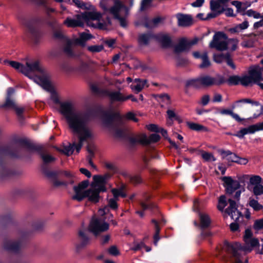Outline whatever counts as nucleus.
<instances>
[{
	"label": "nucleus",
	"mask_w": 263,
	"mask_h": 263,
	"mask_svg": "<svg viewBox=\"0 0 263 263\" xmlns=\"http://www.w3.org/2000/svg\"><path fill=\"white\" fill-rule=\"evenodd\" d=\"M178 24L179 26L185 27L193 24V20L191 15L183 14H178L176 15Z\"/></svg>",
	"instance_id": "16"
},
{
	"label": "nucleus",
	"mask_w": 263,
	"mask_h": 263,
	"mask_svg": "<svg viewBox=\"0 0 263 263\" xmlns=\"http://www.w3.org/2000/svg\"><path fill=\"white\" fill-rule=\"evenodd\" d=\"M226 59V55L220 54V55H215L214 57V60L216 63H221L223 60Z\"/></svg>",
	"instance_id": "60"
},
{
	"label": "nucleus",
	"mask_w": 263,
	"mask_h": 263,
	"mask_svg": "<svg viewBox=\"0 0 263 263\" xmlns=\"http://www.w3.org/2000/svg\"><path fill=\"white\" fill-rule=\"evenodd\" d=\"M246 14L250 17H253L255 18H259L261 17V15L260 13L252 9L248 10L246 12Z\"/></svg>",
	"instance_id": "53"
},
{
	"label": "nucleus",
	"mask_w": 263,
	"mask_h": 263,
	"mask_svg": "<svg viewBox=\"0 0 263 263\" xmlns=\"http://www.w3.org/2000/svg\"><path fill=\"white\" fill-rule=\"evenodd\" d=\"M111 192L114 195V197L108 200V205L112 209H116L118 208L117 201L118 197H119L120 192L117 189H112Z\"/></svg>",
	"instance_id": "21"
},
{
	"label": "nucleus",
	"mask_w": 263,
	"mask_h": 263,
	"mask_svg": "<svg viewBox=\"0 0 263 263\" xmlns=\"http://www.w3.org/2000/svg\"><path fill=\"white\" fill-rule=\"evenodd\" d=\"M223 181H224V186L228 194H232L240 186L238 181L233 180L231 177H224L223 178Z\"/></svg>",
	"instance_id": "13"
},
{
	"label": "nucleus",
	"mask_w": 263,
	"mask_h": 263,
	"mask_svg": "<svg viewBox=\"0 0 263 263\" xmlns=\"http://www.w3.org/2000/svg\"><path fill=\"white\" fill-rule=\"evenodd\" d=\"M238 40L236 39H228L227 49L229 48L232 51L235 50L237 48Z\"/></svg>",
	"instance_id": "40"
},
{
	"label": "nucleus",
	"mask_w": 263,
	"mask_h": 263,
	"mask_svg": "<svg viewBox=\"0 0 263 263\" xmlns=\"http://www.w3.org/2000/svg\"><path fill=\"white\" fill-rule=\"evenodd\" d=\"M41 156L44 163H49L55 160L53 157L47 154L42 153Z\"/></svg>",
	"instance_id": "48"
},
{
	"label": "nucleus",
	"mask_w": 263,
	"mask_h": 263,
	"mask_svg": "<svg viewBox=\"0 0 263 263\" xmlns=\"http://www.w3.org/2000/svg\"><path fill=\"white\" fill-rule=\"evenodd\" d=\"M4 63L32 80L43 89L47 91L51 90L49 75L38 61L26 60L24 63H20L16 61L5 60Z\"/></svg>",
	"instance_id": "2"
},
{
	"label": "nucleus",
	"mask_w": 263,
	"mask_h": 263,
	"mask_svg": "<svg viewBox=\"0 0 263 263\" xmlns=\"http://www.w3.org/2000/svg\"><path fill=\"white\" fill-rule=\"evenodd\" d=\"M199 218L200 221V227L202 229L208 228L211 223L209 216L204 213H200Z\"/></svg>",
	"instance_id": "29"
},
{
	"label": "nucleus",
	"mask_w": 263,
	"mask_h": 263,
	"mask_svg": "<svg viewBox=\"0 0 263 263\" xmlns=\"http://www.w3.org/2000/svg\"><path fill=\"white\" fill-rule=\"evenodd\" d=\"M254 35L253 37H250L248 39H243V42H241V45L245 48H252L254 47L255 42V36Z\"/></svg>",
	"instance_id": "35"
},
{
	"label": "nucleus",
	"mask_w": 263,
	"mask_h": 263,
	"mask_svg": "<svg viewBox=\"0 0 263 263\" xmlns=\"http://www.w3.org/2000/svg\"><path fill=\"white\" fill-rule=\"evenodd\" d=\"M109 229V224L104 220L93 217L89 225V230L94 235H97Z\"/></svg>",
	"instance_id": "9"
},
{
	"label": "nucleus",
	"mask_w": 263,
	"mask_h": 263,
	"mask_svg": "<svg viewBox=\"0 0 263 263\" xmlns=\"http://www.w3.org/2000/svg\"><path fill=\"white\" fill-rule=\"evenodd\" d=\"M72 2L79 8L83 9L92 10V6L88 4L84 3L80 0H72Z\"/></svg>",
	"instance_id": "41"
},
{
	"label": "nucleus",
	"mask_w": 263,
	"mask_h": 263,
	"mask_svg": "<svg viewBox=\"0 0 263 263\" xmlns=\"http://www.w3.org/2000/svg\"><path fill=\"white\" fill-rule=\"evenodd\" d=\"M147 129L149 130L152 131V132H160V129L157 126V125L155 124H149L147 126Z\"/></svg>",
	"instance_id": "64"
},
{
	"label": "nucleus",
	"mask_w": 263,
	"mask_h": 263,
	"mask_svg": "<svg viewBox=\"0 0 263 263\" xmlns=\"http://www.w3.org/2000/svg\"><path fill=\"white\" fill-rule=\"evenodd\" d=\"M87 49L90 52H98L103 49V46L102 45H93L88 46Z\"/></svg>",
	"instance_id": "52"
},
{
	"label": "nucleus",
	"mask_w": 263,
	"mask_h": 263,
	"mask_svg": "<svg viewBox=\"0 0 263 263\" xmlns=\"http://www.w3.org/2000/svg\"><path fill=\"white\" fill-rule=\"evenodd\" d=\"M152 0H142L141 4L140 10H144L147 8L151 5Z\"/></svg>",
	"instance_id": "55"
},
{
	"label": "nucleus",
	"mask_w": 263,
	"mask_h": 263,
	"mask_svg": "<svg viewBox=\"0 0 263 263\" xmlns=\"http://www.w3.org/2000/svg\"><path fill=\"white\" fill-rule=\"evenodd\" d=\"M160 139V137L157 134H152L148 137V144L150 143H154L158 141Z\"/></svg>",
	"instance_id": "51"
},
{
	"label": "nucleus",
	"mask_w": 263,
	"mask_h": 263,
	"mask_svg": "<svg viewBox=\"0 0 263 263\" xmlns=\"http://www.w3.org/2000/svg\"><path fill=\"white\" fill-rule=\"evenodd\" d=\"M105 165L106 167L108 170L113 172H115L116 171L117 167L114 163L111 162H107Z\"/></svg>",
	"instance_id": "62"
},
{
	"label": "nucleus",
	"mask_w": 263,
	"mask_h": 263,
	"mask_svg": "<svg viewBox=\"0 0 263 263\" xmlns=\"http://www.w3.org/2000/svg\"><path fill=\"white\" fill-rule=\"evenodd\" d=\"M153 37V36L151 33L140 34L138 37V42L141 45H146Z\"/></svg>",
	"instance_id": "28"
},
{
	"label": "nucleus",
	"mask_w": 263,
	"mask_h": 263,
	"mask_svg": "<svg viewBox=\"0 0 263 263\" xmlns=\"http://www.w3.org/2000/svg\"><path fill=\"white\" fill-rule=\"evenodd\" d=\"M227 204L226 196L224 195L221 196L219 199L218 204L217 208L219 210L223 211L224 208Z\"/></svg>",
	"instance_id": "44"
},
{
	"label": "nucleus",
	"mask_w": 263,
	"mask_h": 263,
	"mask_svg": "<svg viewBox=\"0 0 263 263\" xmlns=\"http://www.w3.org/2000/svg\"><path fill=\"white\" fill-rule=\"evenodd\" d=\"M220 14L215 11H212L207 14L206 17L205 18V20H209L212 18H215Z\"/></svg>",
	"instance_id": "63"
},
{
	"label": "nucleus",
	"mask_w": 263,
	"mask_h": 263,
	"mask_svg": "<svg viewBox=\"0 0 263 263\" xmlns=\"http://www.w3.org/2000/svg\"><path fill=\"white\" fill-rule=\"evenodd\" d=\"M146 84L147 81L146 80L136 79L133 81L130 87L133 91L137 93L144 88Z\"/></svg>",
	"instance_id": "17"
},
{
	"label": "nucleus",
	"mask_w": 263,
	"mask_h": 263,
	"mask_svg": "<svg viewBox=\"0 0 263 263\" xmlns=\"http://www.w3.org/2000/svg\"><path fill=\"white\" fill-rule=\"evenodd\" d=\"M228 37L226 34L221 32L216 33L210 42V48H215L218 50L222 51L227 49Z\"/></svg>",
	"instance_id": "10"
},
{
	"label": "nucleus",
	"mask_w": 263,
	"mask_h": 263,
	"mask_svg": "<svg viewBox=\"0 0 263 263\" xmlns=\"http://www.w3.org/2000/svg\"><path fill=\"white\" fill-rule=\"evenodd\" d=\"M210 9L212 11H215L221 14L224 11V8L222 6L221 4L217 0H211L210 2Z\"/></svg>",
	"instance_id": "22"
},
{
	"label": "nucleus",
	"mask_w": 263,
	"mask_h": 263,
	"mask_svg": "<svg viewBox=\"0 0 263 263\" xmlns=\"http://www.w3.org/2000/svg\"><path fill=\"white\" fill-rule=\"evenodd\" d=\"M201 59L202 60V63L200 65V68H206L210 65V62L209 60L206 52H202Z\"/></svg>",
	"instance_id": "42"
},
{
	"label": "nucleus",
	"mask_w": 263,
	"mask_h": 263,
	"mask_svg": "<svg viewBox=\"0 0 263 263\" xmlns=\"http://www.w3.org/2000/svg\"><path fill=\"white\" fill-rule=\"evenodd\" d=\"M261 81H263V67L259 66L250 67L248 74L241 77V84L244 86H252Z\"/></svg>",
	"instance_id": "8"
},
{
	"label": "nucleus",
	"mask_w": 263,
	"mask_h": 263,
	"mask_svg": "<svg viewBox=\"0 0 263 263\" xmlns=\"http://www.w3.org/2000/svg\"><path fill=\"white\" fill-rule=\"evenodd\" d=\"M90 66V62H82L79 67V70L82 72H85L89 70Z\"/></svg>",
	"instance_id": "49"
},
{
	"label": "nucleus",
	"mask_w": 263,
	"mask_h": 263,
	"mask_svg": "<svg viewBox=\"0 0 263 263\" xmlns=\"http://www.w3.org/2000/svg\"><path fill=\"white\" fill-rule=\"evenodd\" d=\"M13 109L15 110L17 116L21 117L24 112L25 108L22 106H18L16 105Z\"/></svg>",
	"instance_id": "61"
},
{
	"label": "nucleus",
	"mask_w": 263,
	"mask_h": 263,
	"mask_svg": "<svg viewBox=\"0 0 263 263\" xmlns=\"http://www.w3.org/2000/svg\"><path fill=\"white\" fill-rule=\"evenodd\" d=\"M230 206L226 210V212L231 216L232 219L238 221L239 219L242 218V215L236 208V202L232 199L229 200Z\"/></svg>",
	"instance_id": "12"
},
{
	"label": "nucleus",
	"mask_w": 263,
	"mask_h": 263,
	"mask_svg": "<svg viewBox=\"0 0 263 263\" xmlns=\"http://www.w3.org/2000/svg\"><path fill=\"white\" fill-rule=\"evenodd\" d=\"M59 150L67 156L71 155L73 152V146L70 144L64 146L62 149Z\"/></svg>",
	"instance_id": "43"
},
{
	"label": "nucleus",
	"mask_w": 263,
	"mask_h": 263,
	"mask_svg": "<svg viewBox=\"0 0 263 263\" xmlns=\"http://www.w3.org/2000/svg\"><path fill=\"white\" fill-rule=\"evenodd\" d=\"M226 61L227 64L230 66L232 69H235V65H234L232 59L230 58V55L228 54H226Z\"/></svg>",
	"instance_id": "59"
},
{
	"label": "nucleus",
	"mask_w": 263,
	"mask_h": 263,
	"mask_svg": "<svg viewBox=\"0 0 263 263\" xmlns=\"http://www.w3.org/2000/svg\"><path fill=\"white\" fill-rule=\"evenodd\" d=\"M162 21V18L158 16L153 19L147 20L144 24V26L147 28H155L161 23Z\"/></svg>",
	"instance_id": "27"
},
{
	"label": "nucleus",
	"mask_w": 263,
	"mask_h": 263,
	"mask_svg": "<svg viewBox=\"0 0 263 263\" xmlns=\"http://www.w3.org/2000/svg\"><path fill=\"white\" fill-rule=\"evenodd\" d=\"M248 204L256 211H260L263 208V206L260 204L256 199H255L253 197L249 198Z\"/></svg>",
	"instance_id": "31"
},
{
	"label": "nucleus",
	"mask_w": 263,
	"mask_h": 263,
	"mask_svg": "<svg viewBox=\"0 0 263 263\" xmlns=\"http://www.w3.org/2000/svg\"><path fill=\"white\" fill-rule=\"evenodd\" d=\"M232 4L236 7L238 11L244 10L246 8H247L248 7H249L251 5L250 4H247L245 3H242L237 1H232Z\"/></svg>",
	"instance_id": "39"
},
{
	"label": "nucleus",
	"mask_w": 263,
	"mask_h": 263,
	"mask_svg": "<svg viewBox=\"0 0 263 263\" xmlns=\"http://www.w3.org/2000/svg\"><path fill=\"white\" fill-rule=\"evenodd\" d=\"M15 102L10 98L7 97L5 103L2 106L3 107H7L13 109L16 106Z\"/></svg>",
	"instance_id": "47"
},
{
	"label": "nucleus",
	"mask_w": 263,
	"mask_h": 263,
	"mask_svg": "<svg viewBox=\"0 0 263 263\" xmlns=\"http://www.w3.org/2000/svg\"><path fill=\"white\" fill-rule=\"evenodd\" d=\"M78 239L79 242L76 244L77 251H79L89 244L90 239L87 234L83 231L81 230L79 232Z\"/></svg>",
	"instance_id": "14"
},
{
	"label": "nucleus",
	"mask_w": 263,
	"mask_h": 263,
	"mask_svg": "<svg viewBox=\"0 0 263 263\" xmlns=\"http://www.w3.org/2000/svg\"><path fill=\"white\" fill-rule=\"evenodd\" d=\"M100 13L96 11H88L83 13L81 14H77L76 19H72L67 17L64 22V24L68 27H76L78 26H82L84 22H86L89 26H91L89 24L90 21H99L101 18ZM92 26H93L92 25Z\"/></svg>",
	"instance_id": "5"
},
{
	"label": "nucleus",
	"mask_w": 263,
	"mask_h": 263,
	"mask_svg": "<svg viewBox=\"0 0 263 263\" xmlns=\"http://www.w3.org/2000/svg\"><path fill=\"white\" fill-rule=\"evenodd\" d=\"M220 114L221 115H230L233 119L238 122H241L243 120V119L240 118L238 115L233 112V111L230 109H223L220 111Z\"/></svg>",
	"instance_id": "32"
},
{
	"label": "nucleus",
	"mask_w": 263,
	"mask_h": 263,
	"mask_svg": "<svg viewBox=\"0 0 263 263\" xmlns=\"http://www.w3.org/2000/svg\"><path fill=\"white\" fill-rule=\"evenodd\" d=\"M250 186L248 185V188L251 190L256 196H260L263 194V185L262 184H258L254 186L252 189L250 188Z\"/></svg>",
	"instance_id": "37"
},
{
	"label": "nucleus",
	"mask_w": 263,
	"mask_h": 263,
	"mask_svg": "<svg viewBox=\"0 0 263 263\" xmlns=\"http://www.w3.org/2000/svg\"><path fill=\"white\" fill-rule=\"evenodd\" d=\"M76 44L74 43V40H67L66 41V45H65L64 47V52L67 54L69 55L72 56L73 53H72V46L73 45Z\"/></svg>",
	"instance_id": "36"
},
{
	"label": "nucleus",
	"mask_w": 263,
	"mask_h": 263,
	"mask_svg": "<svg viewBox=\"0 0 263 263\" xmlns=\"http://www.w3.org/2000/svg\"><path fill=\"white\" fill-rule=\"evenodd\" d=\"M201 155L202 158L205 161H215L216 160V159L211 153L202 151Z\"/></svg>",
	"instance_id": "46"
},
{
	"label": "nucleus",
	"mask_w": 263,
	"mask_h": 263,
	"mask_svg": "<svg viewBox=\"0 0 263 263\" xmlns=\"http://www.w3.org/2000/svg\"><path fill=\"white\" fill-rule=\"evenodd\" d=\"M133 247L131 248V250L134 251L140 250L142 248L145 247V243L143 241L139 242H134Z\"/></svg>",
	"instance_id": "50"
},
{
	"label": "nucleus",
	"mask_w": 263,
	"mask_h": 263,
	"mask_svg": "<svg viewBox=\"0 0 263 263\" xmlns=\"http://www.w3.org/2000/svg\"><path fill=\"white\" fill-rule=\"evenodd\" d=\"M190 50L187 40L185 39H181L178 44L175 47L174 51L176 53L186 51Z\"/></svg>",
	"instance_id": "20"
},
{
	"label": "nucleus",
	"mask_w": 263,
	"mask_h": 263,
	"mask_svg": "<svg viewBox=\"0 0 263 263\" xmlns=\"http://www.w3.org/2000/svg\"><path fill=\"white\" fill-rule=\"evenodd\" d=\"M102 7L106 12L109 13L115 18L119 20L122 27H126L125 16L128 14V10L121 1L115 0L114 6L109 9L105 6Z\"/></svg>",
	"instance_id": "7"
},
{
	"label": "nucleus",
	"mask_w": 263,
	"mask_h": 263,
	"mask_svg": "<svg viewBox=\"0 0 263 263\" xmlns=\"http://www.w3.org/2000/svg\"><path fill=\"white\" fill-rule=\"evenodd\" d=\"M108 251L110 255L113 256H117L120 254L117 248L115 246H111Z\"/></svg>",
	"instance_id": "57"
},
{
	"label": "nucleus",
	"mask_w": 263,
	"mask_h": 263,
	"mask_svg": "<svg viewBox=\"0 0 263 263\" xmlns=\"http://www.w3.org/2000/svg\"><path fill=\"white\" fill-rule=\"evenodd\" d=\"M243 240L245 245L243 247L237 242H225L224 243L223 249L232 254V260L234 263H248L246 259L245 262L243 261L242 255L245 252H250L254 247L259 246L258 239L253 237L252 233L249 229L245 231Z\"/></svg>",
	"instance_id": "4"
},
{
	"label": "nucleus",
	"mask_w": 263,
	"mask_h": 263,
	"mask_svg": "<svg viewBox=\"0 0 263 263\" xmlns=\"http://www.w3.org/2000/svg\"><path fill=\"white\" fill-rule=\"evenodd\" d=\"M249 27V23L247 21H245L242 23L235 26L234 27L230 29V31L232 33L239 32L241 30L247 29Z\"/></svg>",
	"instance_id": "33"
},
{
	"label": "nucleus",
	"mask_w": 263,
	"mask_h": 263,
	"mask_svg": "<svg viewBox=\"0 0 263 263\" xmlns=\"http://www.w3.org/2000/svg\"><path fill=\"white\" fill-rule=\"evenodd\" d=\"M220 153L223 158H226L229 162H236L238 159V156L235 154L232 153L230 151H220Z\"/></svg>",
	"instance_id": "25"
},
{
	"label": "nucleus",
	"mask_w": 263,
	"mask_h": 263,
	"mask_svg": "<svg viewBox=\"0 0 263 263\" xmlns=\"http://www.w3.org/2000/svg\"><path fill=\"white\" fill-rule=\"evenodd\" d=\"M262 130H263V122L249 126L247 127L242 128L236 133L233 134V135L242 139L247 134H254L256 132Z\"/></svg>",
	"instance_id": "11"
},
{
	"label": "nucleus",
	"mask_w": 263,
	"mask_h": 263,
	"mask_svg": "<svg viewBox=\"0 0 263 263\" xmlns=\"http://www.w3.org/2000/svg\"><path fill=\"white\" fill-rule=\"evenodd\" d=\"M236 103H250L253 105H255L256 106L259 105V103L257 101H254L250 99H245L242 100H238L236 102Z\"/></svg>",
	"instance_id": "54"
},
{
	"label": "nucleus",
	"mask_w": 263,
	"mask_h": 263,
	"mask_svg": "<svg viewBox=\"0 0 263 263\" xmlns=\"http://www.w3.org/2000/svg\"><path fill=\"white\" fill-rule=\"evenodd\" d=\"M228 82L231 85L241 84V77L238 76H231L228 79Z\"/></svg>",
	"instance_id": "45"
},
{
	"label": "nucleus",
	"mask_w": 263,
	"mask_h": 263,
	"mask_svg": "<svg viewBox=\"0 0 263 263\" xmlns=\"http://www.w3.org/2000/svg\"><path fill=\"white\" fill-rule=\"evenodd\" d=\"M224 82L223 77L217 76L215 77L209 75H202L196 79L188 82V85L194 87H210L214 85H220Z\"/></svg>",
	"instance_id": "6"
},
{
	"label": "nucleus",
	"mask_w": 263,
	"mask_h": 263,
	"mask_svg": "<svg viewBox=\"0 0 263 263\" xmlns=\"http://www.w3.org/2000/svg\"><path fill=\"white\" fill-rule=\"evenodd\" d=\"M157 99L162 107L168 106L171 104L170 96L166 93L158 95Z\"/></svg>",
	"instance_id": "24"
},
{
	"label": "nucleus",
	"mask_w": 263,
	"mask_h": 263,
	"mask_svg": "<svg viewBox=\"0 0 263 263\" xmlns=\"http://www.w3.org/2000/svg\"><path fill=\"white\" fill-rule=\"evenodd\" d=\"M255 230H259L263 229V219L256 220L254 224Z\"/></svg>",
	"instance_id": "56"
},
{
	"label": "nucleus",
	"mask_w": 263,
	"mask_h": 263,
	"mask_svg": "<svg viewBox=\"0 0 263 263\" xmlns=\"http://www.w3.org/2000/svg\"><path fill=\"white\" fill-rule=\"evenodd\" d=\"M152 222L155 224V233L154 235V243L155 246H157L158 242L160 239L159 232L160 228H159L158 223L155 220H152Z\"/></svg>",
	"instance_id": "38"
},
{
	"label": "nucleus",
	"mask_w": 263,
	"mask_h": 263,
	"mask_svg": "<svg viewBox=\"0 0 263 263\" xmlns=\"http://www.w3.org/2000/svg\"><path fill=\"white\" fill-rule=\"evenodd\" d=\"M111 176V175L109 173H106L103 176H93V182L90 188L86 191H84V189L88 185V181H84L81 182L78 186H74L75 194L73 196L72 199L80 201L87 197L91 202H98L100 198V192L106 190L105 184Z\"/></svg>",
	"instance_id": "3"
},
{
	"label": "nucleus",
	"mask_w": 263,
	"mask_h": 263,
	"mask_svg": "<svg viewBox=\"0 0 263 263\" xmlns=\"http://www.w3.org/2000/svg\"><path fill=\"white\" fill-rule=\"evenodd\" d=\"M106 95L112 102H124V96L120 91H108Z\"/></svg>",
	"instance_id": "19"
},
{
	"label": "nucleus",
	"mask_w": 263,
	"mask_h": 263,
	"mask_svg": "<svg viewBox=\"0 0 263 263\" xmlns=\"http://www.w3.org/2000/svg\"><path fill=\"white\" fill-rule=\"evenodd\" d=\"M23 246V241L13 240H6L3 244V247L5 249L12 252L18 251Z\"/></svg>",
	"instance_id": "15"
},
{
	"label": "nucleus",
	"mask_w": 263,
	"mask_h": 263,
	"mask_svg": "<svg viewBox=\"0 0 263 263\" xmlns=\"http://www.w3.org/2000/svg\"><path fill=\"white\" fill-rule=\"evenodd\" d=\"M125 118L128 120H131L133 121L137 122L138 121V119L135 117V115L132 112H128L125 115Z\"/></svg>",
	"instance_id": "58"
},
{
	"label": "nucleus",
	"mask_w": 263,
	"mask_h": 263,
	"mask_svg": "<svg viewBox=\"0 0 263 263\" xmlns=\"http://www.w3.org/2000/svg\"><path fill=\"white\" fill-rule=\"evenodd\" d=\"M187 125L188 126V127L192 129V130H196V131H206L207 130V128L201 125V124H198V123H193V122H187Z\"/></svg>",
	"instance_id": "34"
},
{
	"label": "nucleus",
	"mask_w": 263,
	"mask_h": 263,
	"mask_svg": "<svg viewBox=\"0 0 263 263\" xmlns=\"http://www.w3.org/2000/svg\"><path fill=\"white\" fill-rule=\"evenodd\" d=\"M60 111L65 118L69 129L78 134V143H73V149L79 153L84 141L93 137L91 129L87 125L89 115L84 111L77 110L76 104L71 101H67L60 104Z\"/></svg>",
	"instance_id": "1"
},
{
	"label": "nucleus",
	"mask_w": 263,
	"mask_h": 263,
	"mask_svg": "<svg viewBox=\"0 0 263 263\" xmlns=\"http://www.w3.org/2000/svg\"><path fill=\"white\" fill-rule=\"evenodd\" d=\"M130 141L132 143L139 142L142 144H148V137L144 134H140L130 138Z\"/></svg>",
	"instance_id": "30"
},
{
	"label": "nucleus",
	"mask_w": 263,
	"mask_h": 263,
	"mask_svg": "<svg viewBox=\"0 0 263 263\" xmlns=\"http://www.w3.org/2000/svg\"><path fill=\"white\" fill-rule=\"evenodd\" d=\"M157 40L164 48L170 47L172 45V40L168 34L160 33L156 36Z\"/></svg>",
	"instance_id": "18"
},
{
	"label": "nucleus",
	"mask_w": 263,
	"mask_h": 263,
	"mask_svg": "<svg viewBox=\"0 0 263 263\" xmlns=\"http://www.w3.org/2000/svg\"><path fill=\"white\" fill-rule=\"evenodd\" d=\"M244 181L249 180V183L254 186L260 184L261 182V178L258 175H245L242 176Z\"/></svg>",
	"instance_id": "23"
},
{
	"label": "nucleus",
	"mask_w": 263,
	"mask_h": 263,
	"mask_svg": "<svg viewBox=\"0 0 263 263\" xmlns=\"http://www.w3.org/2000/svg\"><path fill=\"white\" fill-rule=\"evenodd\" d=\"M91 38L92 35L90 34L83 32L80 34L79 38L74 39V43L83 46L85 45V42Z\"/></svg>",
	"instance_id": "26"
}]
</instances>
